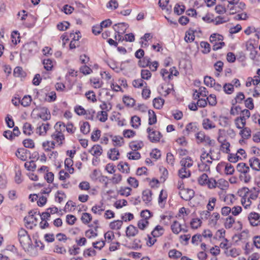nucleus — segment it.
<instances>
[{"mask_svg": "<svg viewBox=\"0 0 260 260\" xmlns=\"http://www.w3.org/2000/svg\"><path fill=\"white\" fill-rule=\"evenodd\" d=\"M89 152L97 157L102 154V147L100 145H94L89 150Z\"/></svg>", "mask_w": 260, "mask_h": 260, "instance_id": "a211bd4d", "label": "nucleus"}, {"mask_svg": "<svg viewBox=\"0 0 260 260\" xmlns=\"http://www.w3.org/2000/svg\"><path fill=\"white\" fill-rule=\"evenodd\" d=\"M31 100L32 99L31 96L28 95H25L21 101L19 100V103H20L22 106L25 107L29 106Z\"/></svg>", "mask_w": 260, "mask_h": 260, "instance_id": "e433bc0d", "label": "nucleus"}, {"mask_svg": "<svg viewBox=\"0 0 260 260\" xmlns=\"http://www.w3.org/2000/svg\"><path fill=\"white\" fill-rule=\"evenodd\" d=\"M138 233V230L136 227L133 225H129L126 228V236L127 237H134Z\"/></svg>", "mask_w": 260, "mask_h": 260, "instance_id": "6ab92c4d", "label": "nucleus"}, {"mask_svg": "<svg viewBox=\"0 0 260 260\" xmlns=\"http://www.w3.org/2000/svg\"><path fill=\"white\" fill-rule=\"evenodd\" d=\"M223 89L225 93L228 94H232L234 91V85L231 83H225Z\"/></svg>", "mask_w": 260, "mask_h": 260, "instance_id": "a18cd8bd", "label": "nucleus"}, {"mask_svg": "<svg viewBox=\"0 0 260 260\" xmlns=\"http://www.w3.org/2000/svg\"><path fill=\"white\" fill-rule=\"evenodd\" d=\"M27 154H30V151L23 148H18L15 152L16 156L22 161L26 160Z\"/></svg>", "mask_w": 260, "mask_h": 260, "instance_id": "1a4fd4ad", "label": "nucleus"}, {"mask_svg": "<svg viewBox=\"0 0 260 260\" xmlns=\"http://www.w3.org/2000/svg\"><path fill=\"white\" fill-rule=\"evenodd\" d=\"M24 167L28 171H34L36 168V165L34 161H26L24 164Z\"/></svg>", "mask_w": 260, "mask_h": 260, "instance_id": "6e6d98bb", "label": "nucleus"}, {"mask_svg": "<svg viewBox=\"0 0 260 260\" xmlns=\"http://www.w3.org/2000/svg\"><path fill=\"white\" fill-rule=\"evenodd\" d=\"M249 162L251 168L255 171L260 170V160L257 157H252L249 159Z\"/></svg>", "mask_w": 260, "mask_h": 260, "instance_id": "ddd939ff", "label": "nucleus"}, {"mask_svg": "<svg viewBox=\"0 0 260 260\" xmlns=\"http://www.w3.org/2000/svg\"><path fill=\"white\" fill-rule=\"evenodd\" d=\"M199 170L201 172L210 171V166L205 162L202 161L201 163L198 164Z\"/></svg>", "mask_w": 260, "mask_h": 260, "instance_id": "052dcab7", "label": "nucleus"}, {"mask_svg": "<svg viewBox=\"0 0 260 260\" xmlns=\"http://www.w3.org/2000/svg\"><path fill=\"white\" fill-rule=\"evenodd\" d=\"M184 11L185 6L184 5L181 6L179 4H176L174 9V12L175 14L178 15H180L183 13Z\"/></svg>", "mask_w": 260, "mask_h": 260, "instance_id": "8fccbe9b", "label": "nucleus"}, {"mask_svg": "<svg viewBox=\"0 0 260 260\" xmlns=\"http://www.w3.org/2000/svg\"><path fill=\"white\" fill-rule=\"evenodd\" d=\"M225 253L226 255L231 256L233 257H235L239 255V252L236 248H233L229 250L225 251Z\"/></svg>", "mask_w": 260, "mask_h": 260, "instance_id": "13d9d810", "label": "nucleus"}, {"mask_svg": "<svg viewBox=\"0 0 260 260\" xmlns=\"http://www.w3.org/2000/svg\"><path fill=\"white\" fill-rule=\"evenodd\" d=\"M179 194L184 200L190 201L193 198L194 191L191 189L185 188L182 191H180Z\"/></svg>", "mask_w": 260, "mask_h": 260, "instance_id": "0eeeda50", "label": "nucleus"}, {"mask_svg": "<svg viewBox=\"0 0 260 260\" xmlns=\"http://www.w3.org/2000/svg\"><path fill=\"white\" fill-rule=\"evenodd\" d=\"M118 169L122 173H128L129 172V167L127 162L121 161L118 165Z\"/></svg>", "mask_w": 260, "mask_h": 260, "instance_id": "c85d7f7f", "label": "nucleus"}, {"mask_svg": "<svg viewBox=\"0 0 260 260\" xmlns=\"http://www.w3.org/2000/svg\"><path fill=\"white\" fill-rule=\"evenodd\" d=\"M171 228L173 233L175 234H178L181 231V225L177 220L173 222Z\"/></svg>", "mask_w": 260, "mask_h": 260, "instance_id": "7c9ffc66", "label": "nucleus"}, {"mask_svg": "<svg viewBox=\"0 0 260 260\" xmlns=\"http://www.w3.org/2000/svg\"><path fill=\"white\" fill-rule=\"evenodd\" d=\"M132 189L129 187H121L118 193L122 196L128 197L131 194Z\"/></svg>", "mask_w": 260, "mask_h": 260, "instance_id": "ea45409f", "label": "nucleus"}, {"mask_svg": "<svg viewBox=\"0 0 260 260\" xmlns=\"http://www.w3.org/2000/svg\"><path fill=\"white\" fill-rule=\"evenodd\" d=\"M128 24L126 23L122 22L115 24L113 28L117 34H124L125 32Z\"/></svg>", "mask_w": 260, "mask_h": 260, "instance_id": "9b49d317", "label": "nucleus"}, {"mask_svg": "<svg viewBox=\"0 0 260 260\" xmlns=\"http://www.w3.org/2000/svg\"><path fill=\"white\" fill-rule=\"evenodd\" d=\"M168 254H169V257L172 258H179V257H181V256L182 255V253L180 251H179L175 249L170 250Z\"/></svg>", "mask_w": 260, "mask_h": 260, "instance_id": "a19ab883", "label": "nucleus"}, {"mask_svg": "<svg viewBox=\"0 0 260 260\" xmlns=\"http://www.w3.org/2000/svg\"><path fill=\"white\" fill-rule=\"evenodd\" d=\"M144 85L147 86V83L144 81L142 79H135L133 82V85L135 88H141Z\"/></svg>", "mask_w": 260, "mask_h": 260, "instance_id": "09e8293b", "label": "nucleus"}, {"mask_svg": "<svg viewBox=\"0 0 260 260\" xmlns=\"http://www.w3.org/2000/svg\"><path fill=\"white\" fill-rule=\"evenodd\" d=\"M180 163L182 167L188 169L192 166L193 161L190 156H187L182 158Z\"/></svg>", "mask_w": 260, "mask_h": 260, "instance_id": "2eb2a0df", "label": "nucleus"}, {"mask_svg": "<svg viewBox=\"0 0 260 260\" xmlns=\"http://www.w3.org/2000/svg\"><path fill=\"white\" fill-rule=\"evenodd\" d=\"M208 179L209 178L208 175L204 173L199 177L198 181L200 185H206Z\"/></svg>", "mask_w": 260, "mask_h": 260, "instance_id": "5fc2aeb1", "label": "nucleus"}, {"mask_svg": "<svg viewBox=\"0 0 260 260\" xmlns=\"http://www.w3.org/2000/svg\"><path fill=\"white\" fill-rule=\"evenodd\" d=\"M196 138L198 144L206 142L208 145H212V141L210 138L206 136L205 133L202 131H200L196 134Z\"/></svg>", "mask_w": 260, "mask_h": 260, "instance_id": "39448f33", "label": "nucleus"}, {"mask_svg": "<svg viewBox=\"0 0 260 260\" xmlns=\"http://www.w3.org/2000/svg\"><path fill=\"white\" fill-rule=\"evenodd\" d=\"M127 156L129 159L137 160L141 158V154L137 151H131L127 153Z\"/></svg>", "mask_w": 260, "mask_h": 260, "instance_id": "49530a36", "label": "nucleus"}, {"mask_svg": "<svg viewBox=\"0 0 260 260\" xmlns=\"http://www.w3.org/2000/svg\"><path fill=\"white\" fill-rule=\"evenodd\" d=\"M127 183L132 187L137 188L139 186V182L135 178L130 177L127 179Z\"/></svg>", "mask_w": 260, "mask_h": 260, "instance_id": "774afa93", "label": "nucleus"}, {"mask_svg": "<svg viewBox=\"0 0 260 260\" xmlns=\"http://www.w3.org/2000/svg\"><path fill=\"white\" fill-rule=\"evenodd\" d=\"M81 220L84 224L89 223L92 220V216L90 214L88 213H83L81 218Z\"/></svg>", "mask_w": 260, "mask_h": 260, "instance_id": "de8ad7c7", "label": "nucleus"}, {"mask_svg": "<svg viewBox=\"0 0 260 260\" xmlns=\"http://www.w3.org/2000/svg\"><path fill=\"white\" fill-rule=\"evenodd\" d=\"M202 223L201 220L199 218H193L190 222V226L192 229H198L201 226Z\"/></svg>", "mask_w": 260, "mask_h": 260, "instance_id": "0e129e2a", "label": "nucleus"}, {"mask_svg": "<svg viewBox=\"0 0 260 260\" xmlns=\"http://www.w3.org/2000/svg\"><path fill=\"white\" fill-rule=\"evenodd\" d=\"M237 170L242 174L248 173L250 171L249 167L244 162L239 163L237 166Z\"/></svg>", "mask_w": 260, "mask_h": 260, "instance_id": "4be33fe9", "label": "nucleus"}, {"mask_svg": "<svg viewBox=\"0 0 260 260\" xmlns=\"http://www.w3.org/2000/svg\"><path fill=\"white\" fill-rule=\"evenodd\" d=\"M198 128L196 123L190 122L187 124L185 129L183 131V134L184 136H188L189 134L193 132H196Z\"/></svg>", "mask_w": 260, "mask_h": 260, "instance_id": "9d476101", "label": "nucleus"}, {"mask_svg": "<svg viewBox=\"0 0 260 260\" xmlns=\"http://www.w3.org/2000/svg\"><path fill=\"white\" fill-rule=\"evenodd\" d=\"M152 191L149 189H145L142 192V200L146 204L151 203L152 201Z\"/></svg>", "mask_w": 260, "mask_h": 260, "instance_id": "f8f14e48", "label": "nucleus"}, {"mask_svg": "<svg viewBox=\"0 0 260 260\" xmlns=\"http://www.w3.org/2000/svg\"><path fill=\"white\" fill-rule=\"evenodd\" d=\"M50 126V124L48 123H43L41 126H40L38 128L39 129L40 131V135H44L46 134L47 131L49 129Z\"/></svg>", "mask_w": 260, "mask_h": 260, "instance_id": "603ef678", "label": "nucleus"}, {"mask_svg": "<svg viewBox=\"0 0 260 260\" xmlns=\"http://www.w3.org/2000/svg\"><path fill=\"white\" fill-rule=\"evenodd\" d=\"M251 225L255 226L260 225V214L256 212L250 213L248 217Z\"/></svg>", "mask_w": 260, "mask_h": 260, "instance_id": "6e6552de", "label": "nucleus"}, {"mask_svg": "<svg viewBox=\"0 0 260 260\" xmlns=\"http://www.w3.org/2000/svg\"><path fill=\"white\" fill-rule=\"evenodd\" d=\"M90 82L92 84V86L95 88H101L103 85V82L100 81V79L96 78H91Z\"/></svg>", "mask_w": 260, "mask_h": 260, "instance_id": "58836bf2", "label": "nucleus"}, {"mask_svg": "<svg viewBox=\"0 0 260 260\" xmlns=\"http://www.w3.org/2000/svg\"><path fill=\"white\" fill-rule=\"evenodd\" d=\"M13 75L15 77H25L26 76V73L23 70L21 67H16L13 71Z\"/></svg>", "mask_w": 260, "mask_h": 260, "instance_id": "5701e85b", "label": "nucleus"}, {"mask_svg": "<svg viewBox=\"0 0 260 260\" xmlns=\"http://www.w3.org/2000/svg\"><path fill=\"white\" fill-rule=\"evenodd\" d=\"M32 126L31 124L25 122L23 126V132L26 135H30L32 133Z\"/></svg>", "mask_w": 260, "mask_h": 260, "instance_id": "72a5a7b5", "label": "nucleus"}, {"mask_svg": "<svg viewBox=\"0 0 260 260\" xmlns=\"http://www.w3.org/2000/svg\"><path fill=\"white\" fill-rule=\"evenodd\" d=\"M143 146V143L142 141H140V142L133 141L129 143V147L134 151H137V150L141 149Z\"/></svg>", "mask_w": 260, "mask_h": 260, "instance_id": "2f4dec72", "label": "nucleus"}, {"mask_svg": "<svg viewBox=\"0 0 260 260\" xmlns=\"http://www.w3.org/2000/svg\"><path fill=\"white\" fill-rule=\"evenodd\" d=\"M78 34H80L79 31H76V34L77 35V39H75V38H73L72 40L71 41V42L70 43L69 47H70V49L71 50L75 49L76 48V47H78L79 46L78 43L77 44L76 41H78L81 38V36L79 35Z\"/></svg>", "mask_w": 260, "mask_h": 260, "instance_id": "c756f323", "label": "nucleus"}, {"mask_svg": "<svg viewBox=\"0 0 260 260\" xmlns=\"http://www.w3.org/2000/svg\"><path fill=\"white\" fill-rule=\"evenodd\" d=\"M220 146L221 150L225 153H229L230 152V143L227 141L226 139H224V141H222Z\"/></svg>", "mask_w": 260, "mask_h": 260, "instance_id": "bb28decb", "label": "nucleus"}, {"mask_svg": "<svg viewBox=\"0 0 260 260\" xmlns=\"http://www.w3.org/2000/svg\"><path fill=\"white\" fill-rule=\"evenodd\" d=\"M110 137L112 138V141L115 146L120 147L124 144L122 137L118 136H113L111 135H110Z\"/></svg>", "mask_w": 260, "mask_h": 260, "instance_id": "a878e982", "label": "nucleus"}, {"mask_svg": "<svg viewBox=\"0 0 260 260\" xmlns=\"http://www.w3.org/2000/svg\"><path fill=\"white\" fill-rule=\"evenodd\" d=\"M141 216L143 218V219L148 220L152 216V213L148 210H144L141 211Z\"/></svg>", "mask_w": 260, "mask_h": 260, "instance_id": "69168bd1", "label": "nucleus"}, {"mask_svg": "<svg viewBox=\"0 0 260 260\" xmlns=\"http://www.w3.org/2000/svg\"><path fill=\"white\" fill-rule=\"evenodd\" d=\"M110 152L108 153V157L113 160H115L118 159V156L119 155V152L118 149L116 148H111L110 150Z\"/></svg>", "mask_w": 260, "mask_h": 260, "instance_id": "393cba45", "label": "nucleus"}, {"mask_svg": "<svg viewBox=\"0 0 260 260\" xmlns=\"http://www.w3.org/2000/svg\"><path fill=\"white\" fill-rule=\"evenodd\" d=\"M191 175V172L187 168L181 167L178 171V176L182 179L188 178Z\"/></svg>", "mask_w": 260, "mask_h": 260, "instance_id": "aec40b11", "label": "nucleus"}, {"mask_svg": "<svg viewBox=\"0 0 260 260\" xmlns=\"http://www.w3.org/2000/svg\"><path fill=\"white\" fill-rule=\"evenodd\" d=\"M201 47L204 49L202 51L203 54H208L210 52V45L207 42L202 41L200 43Z\"/></svg>", "mask_w": 260, "mask_h": 260, "instance_id": "37998d69", "label": "nucleus"}, {"mask_svg": "<svg viewBox=\"0 0 260 260\" xmlns=\"http://www.w3.org/2000/svg\"><path fill=\"white\" fill-rule=\"evenodd\" d=\"M74 110L76 113L80 116L85 115L86 113V110H85L81 106H76Z\"/></svg>", "mask_w": 260, "mask_h": 260, "instance_id": "338daca9", "label": "nucleus"}, {"mask_svg": "<svg viewBox=\"0 0 260 260\" xmlns=\"http://www.w3.org/2000/svg\"><path fill=\"white\" fill-rule=\"evenodd\" d=\"M66 124L63 122H57L54 126L55 132L51 135L52 139L56 140L58 143L59 145H61L62 141L64 140V136L61 133V127L64 128Z\"/></svg>", "mask_w": 260, "mask_h": 260, "instance_id": "f257e3e1", "label": "nucleus"}, {"mask_svg": "<svg viewBox=\"0 0 260 260\" xmlns=\"http://www.w3.org/2000/svg\"><path fill=\"white\" fill-rule=\"evenodd\" d=\"M167 193L165 191L164 192V190H161L159 193V197H158V202L159 205H161V204L164 202L166 201L167 199Z\"/></svg>", "mask_w": 260, "mask_h": 260, "instance_id": "680f3d73", "label": "nucleus"}, {"mask_svg": "<svg viewBox=\"0 0 260 260\" xmlns=\"http://www.w3.org/2000/svg\"><path fill=\"white\" fill-rule=\"evenodd\" d=\"M131 123L134 128H137L141 124V119L137 116H134L131 118Z\"/></svg>", "mask_w": 260, "mask_h": 260, "instance_id": "c9c22d12", "label": "nucleus"}, {"mask_svg": "<svg viewBox=\"0 0 260 260\" xmlns=\"http://www.w3.org/2000/svg\"><path fill=\"white\" fill-rule=\"evenodd\" d=\"M251 129L248 127H244L239 133V135L243 139H248L251 137Z\"/></svg>", "mask_w": 260, "mask_h": 260, "instance_id": "412c9836", "label": "nucleus"}, {"mask_svg": "<svg viewBox=\"0 0 260 260\" xmlns=\"http://www.w3.org/2000/svg\"><path fill=\"white\" fill-rule=\"evenodd\" d=\"M165 232L164 228L159 225H156L151 232V235L153 238H157L162 236Z\"/></svg>", "mask_w": 260, "mask_h": 260, "instance_id": "dca6fc26", "label": "nucleus"}, {"mask_svg": "<svg viewBox=\"0 0 260 260\" xmlns=\"http://www.w3.org/2000/svg\"><path fill=\"white\" fill-rule=\"evenodd\" d=\"M70 26V23L68 21H63L59 22L57 25V28L58 30L61 31H64L67 30Z\"/></svg>", "mask_w": 260, "mask_h": 260, "instance_id": "4d7b16f0", "label": "nucleus"}, {"mask_svg": "<svg viewBox=\"0 0 260 260\" xmlns=\"http://www.w3.org/2000/svg\"><path fill=\"white\" fill-rule=\"evenodd\" d=\"M151 59L148 56H144L142 60H139L138 61V65L141 68H145L148 67L150 63Z\"/></svg>", "mask_w": 260, "mask_h": 260, "instance_id": "473e14b6", "label": "nucleus"}, {"mask_svg": "<svg viewBox=\"0 0 260 260\" xmlns=\"http://www.w3.org/2000/svg\"><path fill=\"white\" fill-rule=\"evenodd\" d=\"M146 132L148 134V139L152 143L159 142L161 138L162 137L160 132L154 130L150 127H148L147 128Z\"/></svg>", "mask_w": 260, "mask_h": 260, "instance_id": "20e7f679", "label": "nucleus"}, {"mask_svg": "<svg viewBox=\"0 0 260 260\" xmlns=\"http://www.w3.org/2000/svg\"><path fill=\"white\" fill-rule=\"evenodd\" d=\"M44 68L47 71H51L53 68V62L50 59H44L43 61Z\"/></svg>", "mask_w": 260, "mask_h": 260, "instance_id": "3c124183", "label": "nucleus"}, {"mask_svg": "<svg viewBox=\"0 0 260 260\" xmlns=\"http://www.w3.org/2000/svg\"><path fill=\"white\" fill-rule=\"evenodd\" d=\"M123 223L122 220H114L110 222L109 226L112 230H119Z\"/></svg>", "mask_w": 260, "mask_h": 260, "instance_id": "f704fd0d", "label": "nucleus"}, {"mask_svg": "<svg viewBox=\"0 0 260 260\" xmlns=\"http://www.w3.org/2000/svg\"><path fill=\"white\" fill-rule=\"evenodd\" d=\"M219 124L221 126L226 127L230 125L229 118L226 116H220L219 117Z\"/></svg>", "mask_w": 260, "mask_h": 260, "instance_id": "79ce46f5", "label": "nucleus"}, {"mask_svg": "<svg viewBox=\"0 0 260 260\" xmlns=\"http://www.w3.org/2000/svg\"><path fill=\"white\" fill-rule=\"evenodd\" d=\"M202 125L205 130H209L216 127L215 124L209 118H206L203 120Z\"/></svg>", "mask_w": 260, "mask_h": 260, "instance_id": "4468645a", "label": "nucleus"}, {"mask_svg": "<svg viewBox=\"0 0 260 260\" xmlns=\"http://www.w3.org/2000/svg\"><path fill=\"white\" fill-rule=\"evenodd\" d=\"M42 146L45 151H50L51 148H54L55 142L54 141H52L50 142L48 141L44 142L42 144Z\"/></svg>", "mask_w": 260, "mask_h": 260, "instance_id": "c03bdc74", "label": "nucleus"}, {"mask_svg": "<svg viewBox=\"0 0 260 260\" xmlns=\"http://www.w3.org/2000/svg\"><path fill=\"white\" fill-rule=\"evenodd\" d=\"M141 79L149 80L151 77V73L148 70H142L141 72Z\"/></svg>", "mask_w": 260, "mask_h": 260, "instance_id": "bf43d9fd", "label": "nucleus"}, {"mask_svg": "<svg viewBox=\"0 0 260 260\" xmlns=\"http://www.w3.org/2000/svg\"><path fill=\"white\" fill-rule=\"evenodd\" d=\"M215 80L212 77L208 76H206L204 77V83L208 86L213 87V85L215 84Z\"/></svg>", "mask_w": 260, "mask_h": 260, "instance_id": "864d4df0", "label": "nucleus"}, {"mask_svg": "<svg viewBox=\"0 0 260 260\" xmlns=\"http://www.w3.org/2000/svg\"><path fill=\"white\" fill-rule=\"evenodd\" d=\"M18 236L19 241L22 246H29L31 244V240L30 236L28 235L27 231L24 229L21 228L18 231Z\"/></svg>", "mask_w": 260, "mask_h": 260, "instance_id": "7ed1b4c3", "label": "nucleus"}, {"mask_svg": "<svg viewBox=\"0 0 260 260\" xmlns=\"http://www.w3.org/2000/svg\"><path fill=\"white\" fill-rule=\"evenodd\" d=\"M165 103V100L161 98H156L153 100V105L157 109H161Z\"/></svg>", "mask_w": 260, "mask_h": 260, "instance_id": "b1692460", "label": "nucleus"}, {"mask_svg": "<svg viewBox=\"0 0 260 260\" xmlns=\"http://www.w3.org/2000/svg\"><path fill=\"white\" fill-rule=\"evenodd\" d=\"M38 116L44 121L49 120L51 118L50 111L46 107L41 108V111L40 113L38 114Z\"/></svg>", "mask_w": 260, "mask_h": 260, "instance_id": "f3484780", "label": "nucleus"}, {"mask_svg": "<svg viewBox=\"0 0 260 260\" xmlns=\"http://www.w3.org/2000/svg\"><path fill=\"white\" fill-rule=\"evenodd\" d=\"M223 40V37L218 34H213L210 36V42L213 44L212 49L214 51L219 50L225 46Z\"/></svg>", "mask_w": 260, "mask_h": 260, "instance_id": "f03ea898", "label": "nucleus"}, {"mask_svg": "<svg viewBox=\"0 0 260 260\" xmlns=\"http://www.w3.org/2000/svg\"><path fill=\"white\" fill-rule=\"evenodd\" d=\"M224 167V172L226 175H232L234 173L235 169L231 164H226Z\"/></svg>", "mask_w": 260, "mask_h": 260, "instance_id": "e2e57ef3", "label": "nucleus"}, {"mask_svg": "<svg viewBox=\"0 0 260 260\" xmlns=\"http://www.w3.org/2000/svg\"><path fill=\"white\" fill-rule=\"evenodd\" d=\"M80 131L84 135H86L89 133L90 125L88 122L85 121L83 122L80 126Z\"/></svg>", "mask_w": 260, "mask_h": 260, "instance_id": "4c0bfd02", "label": "nucleus"}, {"mask_svg": "<svg viewBox=\"0 0 260 260\" xmlns=\"http://www.w3.org/2000/svg\"><path fill=\"white\" fill-rule=\"evenodd\" d=\"M37 49V43L35 41L30 42L23 46V51L27 52L28 54H32L36 52Z\"/></svg>", "mask_w": 260, "mask_h": 260, "instance_id": "423d86ee", "label": "nucleus"}, {"mask_svg": "<svg viewBox=\"0 0 260 260\" xmlns=\"http://www.w3.org/2000/svg\"><path fill=\"white\" fill-rule=\"evenodd\" d=\"M149 120L148 124L150 125L155 124L157 121L156 115L152 110H148Z\"/></svg>", "mask_w": 260, "mask_h": 260, "instance_id": "cd10ccee", "label": "nucleus"}]
</instances>
